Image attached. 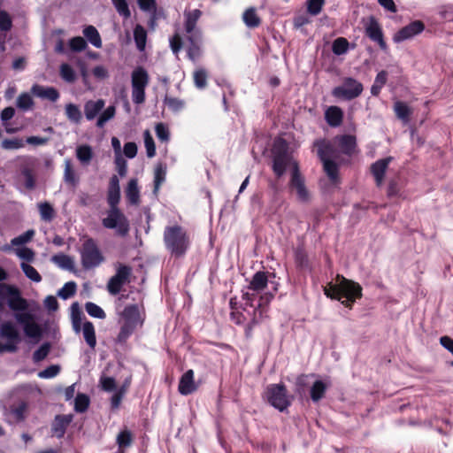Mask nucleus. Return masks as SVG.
Returning a JSON list of instances; mask_svg holds the SVG:
<instances>
[{
  "label": "nucleus",
  "instance_id": "1",
  "mask_svg": "<svg viewBox=\"0 0 453 453\" xmlns=\"http://www.w3.org/2000/svg\"><path fill=\"white\" fill-rule=\"evenodd\" d=\"M0 297L7 299L9 308L15 311L14 319L23 326L25 334L29 338L39 340L42 335L40 325L35 321L34 314L28 310V302L22 297L20 290L6 283H0Z\"/></svg>",
  "mask_w": 453,
  "mask_h": 453
},
{
  "label": "nucleus",
  "instance_id": "2",
  "mask_svg": "<svg viewBox=\"0 0 453 453\" xmlns=\"http://www.w3.org/2000/svg\"><path fill=\"white\" fill-rule=\"evenodd\" d=\"M164 243L166 250L174 257H182L190 246L187 231L180 225L165 226L164 230Z\"/></svg>",
  "mask_w": 453,
  "mask_h": 453
},
{
  "label": "nucleus",
  "instance_id": "3",
  "mask_svg": "<svg viewBox=\"0 0 453 453\" xmlns=\"http://www.w3.org/2000/svg\"><path fill=\"white\" fill-rule=\"evenodd\" d=\"M336 280L337 283H330L325 288L324 293L327 297L338 301H341L343 298H362L363 288L359 283L349 280L340 274L336 276Z\"/></svg>",
  "mask_w": 453,
  "mask_h": 453
},
{
  "label": "nucleus",
  "instance_id": "4",
  "mask_svg": "<svg viewBox=\"0 0 453 453\" xmlns=\"http://www.w3.org/2000/svg\"><path fill=\"white\" fill-rule=\"evenodd\" d=\"M288 142L283 138H276L272 147V169L275 176L281 178L291 162Z\"/></svg>",
  "mask_w": 453,
  "mask_h": 453
},
{
  "label": "nucleus",
  "instance_id": "5",
  "mask_svg": "<svg viewBox=\"0 0 453 453\" xmlns=\"http://www.w3.org/2000/svg\"><path fill=\"white\" fill-rule=\"evenodd\" d=\"M264 399L280 411H286L291 405V397L283 383L270 384L266 387Z\"/></svg>",
  "mask_w": 453,
  "mask_h": 453
},
{
  "label": "nucleus",
  "instance_id": "6",
  "mask_svg": "<svg viewBox=\"0 0 453 453\" xmlns=\"http://www.w3.org/2000/svg\"><path fill=\"white\" fill-rule=\"evenodd\" d=\"M102 225L107 229H115L116 234L120 237H126L130 231L129 220L119 208H109Z\"/></svg>",
  "mask_w": 453,
  "mask_h": 453
},
{
  "label": "nucleus",
  "instance_id": "7",
  "mask_svg": "<svg viewBox=\"0 0 453 453\" xmlns=\"http://www.w3.org/2000/svg\"><path fill=\"white\" fill-rule=\"evenodd\" d=\"M150 83V75L142 66H137L131 73L132 100L135 104L145 102V89Z\"/></svg>",
  "mask_w": 453,
  "mask_h": 453
},
{
  "label": "nucleus",
  "instance_id": "8",
  "mask_svg": "<svg viewBox=\"0 0 453 453\" xmlns=\"http://www.w3.org/2000/svg\"><path fill=\"white\" fill-rule=\"evenodd\" d=\"M364 90L363 84L351 77L343 79L342 84L333 88L332 96L335 98L350 101L358 97Z\"/></svg>",
  "mask_w": 453,
  "mask_h": 453
},
{
  "label": "nucleus",
  "instance_id": "9",
  "mask_svg": "<svg viewBox=\"0 0 453 453\" xmlns=\"http://www.w3.org/2000/svg\"><path fill=\"white\" fill-rule=\"evenodd\" d=\"M0 335L7 340L6 343L0 342V354L4 352H17L18 344L21 342V336L12 322L5 321L1 325Z\"/></svg>",
  "mask_w": 453,
  "mask_h": 453
},
{
  "label": "nucleus",
  "instance_id": "10",
  "mask_svg": "<svg viewBox=\"0 0 453 453\" xmlns=\"http://www.w3.org/2000/svg\"><path fill=\"white\" fill-rule=\"evenodd\" d=\"M115 274L110 278L107 283V290L112 296L120 293L123 286L130 282L132 275V267L130 265L118 262L115 265Z\"/></svg>",
  "mask_w": 453,
  "mask_h": 453
},
{
  "label": "nucleus",
  "instance_id": "11",
  "mask_svg": "<svg viewBox=\"0 0 453 453\" xmlns=\"http://www.w3.org/2000/svg\"><path fill=\"white\" fill-rule=\"evenodd\" d=\"M289 188L296 191L298 200L303 203L309 201V191L306 188L304 177L302 175L296 161H294L292 164Z\"/></svg>",
  "mask_w": 453,
  "mask_h": 453
},
{
  "label": "nucleus",
  "instance_id": "12",
  "mask_svg": "<svg viewBox=\"0 0 453 453\" xmlns=\"http://www.w3.org/2000/svg\"><path fill=\"white\" fill-rule=\"evenodd\" d=\"M365 35L372 42L377 43L381 50H388V47L385 41L381 25L374 16H370L367 23L365 25Z\"/></svg>",
  "mask_w": 453,
  "mask_h": 453
},
{
  "label": "nucleus",
  "instance_id": "13",
  "mask_svg": "<svg viewBox=\"0 0 453 453\" xmlns=\"http://www.w3.org/2000/svg\"><path fill=\"white\" fill-rule=\"evenodd\" d=\"M425 29V24L421 20H414L407 26L399 29L393 37L395 42H401L403 41L412 38L419 35Z\"/></svg>",
  "mask_w": 453,
  "mask_h": 453
},
{
  "label": "nucleus",
  "instance_id": "14",
  "mask_svg": "<svg viewBox=\"0 0 453 453\" xmlns=\"http://www.w3.org/2000/svg\"><path fill=\"white\" fill-rule=\"evenodd\" d=\"M105 257L92 238L87 237V270L99 266Z\"/></svg>",
  "mask_w": 453,
  "mask_h": 453
},
{
  "label": "nucleus",
  "instance_id": "15",
  "mask_svg": "<svg viewBox=\"0 0 453 453\" xmlns=\"http://www.w3.org/2000/svg\"><path fill=\"white\" fill-rule=\"evenodd\" d=\"M392 160H393L392 157H387L379 159L371 165L370 171H371L372 175L374 178L375 184L378 188L382 186V184L384 182L386 172H387L388 165Z\"/></svg>",
  "mask_w": 453,
  "mask_h": 453
},
{
  "label": "nucleus",
  "instance_id": "16",
  "mask_svg": "<svg viewBox=\"0 0 453 453\" xmlns=\"http://www.w3.org/2000/svg\"><path fill=\"white\" fill-rule=\"evenodd\" d=\"M194 375L195 373L192 369L186 371L181 375L178 385V391L180 395H188L194 393L197 389V386L194 380Z\"/></svg>",
  "mask_w": 453,
  "mask_h": 453
},
{
  "label": "nucleus",
  "instance_id": "17",
  "mask_svg": "<svg viewBox=\"0 0 453 453\" xmlns=\"http://www.w3.org/2000/svg\"><path fill=\"white\" fill-rule=\"evenodd\" d=\"M313 145L317 148V154L321 162L336 157V149L331 142L319 139L314 142Z\"/></svg>",
  "mask_w": 453,
  "mask_h": 453
},
{
  "label": "nucleus",
  "instance_id": "18",
  "mask_svg": "<svg viewBox=\"0 0 453 453\" xmlns=\"http://www.w3.org/2000/svg\"><path fill=\"white\" fill-rule=\"evenodd\" d=\"M119 201H120L119 180L116 175H113L110 179L108 194H107V202L109 204V208H119Z\"/></svg>",
  "mask_w": 453,
  "mask_h": 453
},
{
  "label": "nucleus",
  "instance_id": "19",
  "mask_svg": "<svg viewBox=\"0 0 453 453\" xmlns=\"http://www.w3.org/2000/svg\"><path fill=\"white\" fill-rule=\"evenodd\" d=\"M73 420V415H57L52 422L51 432L57 438H62L65 435L66 427Z\"/></svg>",
  "mask_w": 453,
  "mask_h": 453
},
{
  "label": "nucleus",
  "instance_id": "20",
  "mask_svg": "<svg viewBox=\"0 0 453 453\" xmlns=\"http://www.w3.org/2000/svg\"><path fill=\"white\" fill-rule=\"evenodd\" d=\"M189 46L188 48V58L195 61L201 56V42H202V32L197 30L195 35H188L187 37Z\"/></svg>",
  "mask_w": 453,
  "mask_h": 453
},
{
  "label": "nucleus",
  "instance_id": "21",
  "mask_svg": "<svg viewBox=\"0 0 453 453\" xmlns=\"http://www.w3.org/2000/svg\"><path fill=\"white\" fill-rule=\"evenodd\" d=\"M343 111L339 106H329L325 111V119L332 127L341 126L343 121Z\"/></svg>",
  "mask_w": 453,
  "mask_h": 453
},
{
  "label": "nucleus",
  "instance_id": "22",
  "mask_svg": "<svg viewBox=\"0 0 453 453\" xmlns=\"http://www.w3.org/2000/svg\"><path fill=\"white\" fill-rule=\"evenodd\" d=\"M31 92L37 97L48 99L51 102H56L59 98L58 91L53 87L45 88L43 86L35 84L31 88Z\"/></svg>",
  "mask_w": 453,
  "mask_h": 453
},
{
  "label": "nucleus",
  "instance_id": "23",
  "mask_svg": "<svg viewBox=\"0 0 453 453\" xmlns=\"http://www.w3.org/2000/svg\"><path fill=\"white\" fill-rule=\"evenodd\" d=\"M323 170L333 185L341 183L339 176V165L333 159H326L322 161Z\"/></svg>",
  "mask_w": 453,
  "mask_h": 453
},
{
  "label": "nucleus",
  "instance_id": "24",
  "mask_svg": "<svg viewBox=\"0 0 453 453\" xmlns=\"http://www.w3.org/2000/svg\"><path fill=\"white\" fill-rule=\"evenodd\" d=\"M185 23L184 27L188 35H195V33L198 30L196 29V24L200 17L202 16V12L198 9H195L190 12H185Z\"/></svg>",
  "mask_w": 453,
  "mask_h": 453
},
{
  "label": "nucleus",
  "instance_id": "25",
  "mask_svg": "<svg viewBox=\"0 0 453 453\" xmlns=\"http://www.w3.org/2000/svg\"><path fill=\"white\" fill-rule=\"evenodd\" d=\"M335 139L338 141V145L343 154L351 156L355 152L357 141L354 135L342 134L336 136Z\"/></svg>",
  "mask_w": 453,
  "mask_h": 453
},
{
  "label": "nucleus",
  "instance_id": "26",
  "mask_svg": "<svg viewBox=\"0 0 453 453\" xmlns=\"http://www.w3.org/2000/svg\"><path fill=\"white\" fill-rule=\"evenodd\" d=\"M273 297L272 294H266L260 296L259 304L257 308L254 309V316L251 320L245 326V336L250 338L252 336L254 327L259 324L260 320L257 317V311L260 310L264 304L268 303Z\"/></svg>",
  "mask_w": 453,
  "mask_h": 453
},
{
  "label": "nucleus",
  "instance_id": "27",
  "mask_svg": "<svg viewBox=\"0 0 453 453\" xmlns=\"http://www.w3.org/2000/svg\"><path fill=\"white\" fill-rule=\"evenodd\" d=\"M64 181L72 188H75L80 183V177L74 170L72 160L65 159Z\"/></svg>",
  "mask_w": 453,
  "mask_h": 453
},
{
  "label": "nucleus",
  "instance_id": "28",
  "mask_svg": "<svg viewBox=\"0 0 453 453\" xmlns=\"http://www.w3.org/2000/svg\"><path fill=\"white\" fill-rule=\"evenodd\" d=\"M267 273H268L267 272H264V271L257 272L253 275L248 288L250 290H253L255 292H259V291L264 290L267 287V284H268Z\"/></svg>",
  "mask_w": 453,
  "mask_h": 453
},
{
  "label": "nucleus",
  "instance_id": "29",
  "mask_svg": "<svg viewBox=\"0 0 453 453\" xmlns=\"http://www.w3.org/2000/svg\"><path fill=\"white\" fill-rule=\"evenodd\" d=\"M20 173L24 178L26 188L31 190L35 188V165L26 164L20 167Z\"/></svg>",
  "mask_w": 453,
  "mask_h": 453
},
{
  "label": "nucleus",
  "instance_id": "30",
  "mask_svg": "<svg viewBox=\"0 0 453 453\" xmlns=\"http://www.w3.org/2000/svg\"><path fill=\"white\" fill-rule=\"evenodd\" d=\"M124 322L137 326L140 321V311L136 304H131L125 307L121 313Z\"/></svg>",
  "mask_w": 453,
  "mask_h": 453
},
{
  "label": "nucleus",
  "instance_id": "31",
  "mask_svg": "<svg viewBox=\"0 0 453 453\" xmlns=\"http://www.w3.org/2000/svg\"><path fill=\"white\" fill-rule=\"evenodd\" d=\"M394 111L397 119L402 120L403 123H408L412 114V110L403 101H396L394 104Z\"/></svg>",
  "mask_w": 453,
  "mask_h": 453
},
{
  "label": "nucleus",
  "instance_id": "32",
  "mask_svg": "<svg viewBox=\"0 0 453 453\" xmlns=\"http://www.w3.org/2000/svg\"><path fill=\"white\" fill-rule=\"evenodd\" d=\"M27 411V403L21 402L18 405H12L9 410V416L12 421L19 423L25 420L26 412Z\"/></svg>",
  "mask_w": 453,
  "mask_h": 453
},
{
  "label": "nucleus",
  "instance_id": "33",
  "mask_svg": "<svg viewBox=\"0 0 453 453\" xmlns=\"http://www.w3.org/2000/svg\"><path fill=\"white\" fill-rule=\"evenodd\" d=\"M51 262L58 265L59 268L66 271L74 270V262L71 257L63 253L56 254L51 257Z\"/></svg>",
  "mask_w": 453,
  "mask_h": 453
},
{
  "label": "nucleus",
  "instance_id": "34",
  "mask_svg": "<svg viewBox=\"0 0 453 453\" xmlns=\"http://www.w3.org/2000/svg\"><path fill=\"white\" fill-rule=\"evenodd\" d=\"M242 20L249 28H257L261 25V19L257 14L254 7H250L245 10L242 14Z\"/></svg>",
  "mask_w": 453,
  "mask_h": 453
},
{
  "label": "nucleus",
  "instance_id": "35",
  "mask_svg": "<svg viewBox=\"0 0 453 453\" xmlns=\"http://www.w3.org/2000/svg\"><path fill=\"white\" fill-rule=\"evenodd\" d=\"M327 389L326 384L322 380H316L311 388L310 395L314 403L319 402L324 398Z\"/></svg>",
  "mask_w": 453,
  "mask_h": 453
},
{
  "label": "nucleus",
  "instance_id": "36",
  "mask_svg": "<svg viewBox=\"0 0 453 453\" xmlns=\"http://www.w3.org/2000/svg\"><path fill=\"white\" fill-rule=\"evenodd\" d=\"M127 198L132 204H137L140 198V192L138 188L137 180L131 179L127 187L126 190Z\"/></svg>",
  "mask_w": 453,
  "mask_h": 453
},
{
  "label": "nucleus",
  "instance_id": "37",
  "mask_svg": "<svg viewBox=\"0 0 453 453\" xmlns=\"http://www.w3.org/2000/svg\"><path fill=\"white\" fill-rule=\"evenodd\" d=\"M71 319L73 328L76 333H80L81 330V311L77 302H74L71 305Z\"/></svg>",
  "mask_w": 453,
  "mask_h": 453
},
{
  "label": "nucleus",
  "instance_id": "38",
  "mask_svg": "<svg viewBox=\"0 0 453 453\" xmlns=\"http://www.w3.org/2000/svg\"><path fill=\"white\" fill-rule=\"evenodd\" d=\"M134 38L137 49L140 51L144 50L147 41V32L142 26L136 25L134 29Z\"/></svg>",
  "mask_w": 453,
  "mask_h": 453
},
{
  "label": "nucleus",
  "instance_id": "39",
  "mask_svg": "<svg viewBox=\"0 0 453 453\" xmlns=\"http://www.w3.org/2000/svg\"><path fill=\"white\" fill-rule=\"evenodd\" d=\"M295 263L297 268L303 269L309 266L308 255L303 247H297L294 250Z\"/></svg>",
  "mask_w": 453,
  "mask_h": 453
},
{
  "label": "nucleus",
  "instance_id": "40",
  "mask_svg": "<svg viewBox=\"0 0 453 453\" xmlns=\"http://www.w3.org/2000/svg\"><path fill=\"white\" fill-rule=\"evenodd\" d=\"M91 43L96 48H102V39L97 29L92 25H87V43Z\"/></svg>",
  "mask_w": 453,
  "mask_h": 453
},
{
  "label": "nucleus",
  "instance_id": "41",
  "mask_svg": "<svg viewBox=\"0 0 453 453\" xmlns=\"http://www.w3.org/2000/svg\"><path fill=\"white\" fill-rule=\"evenodd\" d=\"M104 101L99 99L96 102H87V119H93L104 108Z\"/></svg>",
  "mask_w": 453,
  "mask_h": 453
},
{
  "label": "nucleus",
  "instance_id": "42",
  "mask_svg": "<svg viewBox=\"0 0 453 453\" xmlns=\"http://www.w3.org/2000/svg\"><path fill=\"white\" fill-rule=\"evenodd\" d=\"M133 442V434L128 429H124L119 432L117 436V444L119 449L125 450L126 448L131 446Z\"/></svg>",
  "mask_w": 453,
  "mask_h": 453
},
{
  "label": "nucleus",
  "instance_id": "43",
  "mask_svg": "<svg viewBox=\"0 0 453 453\" xmlns=\"http://www.w3.org/2000/svg\"><path fill=\"white\" fill-rule=\"evenodd\" d=\"M41 219L44 221H51L55 217V211L52 205L48 202L38 204Z\"/></svg>",
  "mask_w": 453,
  "mask_h": 453
},
{
  "label": "nucleus",
  "instance_id": "44",
  "mask_svg": "<svg viewBox=\"0 0 453 453\" xmlns=\"http://www.w3.org/2000/svg\"><path fill=\"white\" fill-rule=\"evenodd\" d=\"M164 103L169 110L175 113L183 110L186 104L184 100L168 96H165Z\"/></svg>",
  "mask_w": 453,
  "mask_h": 453
},
{
  "label": "nucleus",
  "instance_id": "45",
  "mask_svg": "<svg viewBox=\"0 0 453 453\" xmlns=\"http://www.w3.org/2000/svg\"><path fill=\"white\" fill-rule=\"evenodd\" d=\"M349 45V43L346 38L338 37L333 42L332 50L335 55L340 56L348 51Z\"/></svg>",
  "mask_w": 453,
  "mask_h": 453
},
{
  "label": "nucleus",
  "instance_id": "46",
  "mask_svg": "<svg viewBox=\"0 0 453 453\" xmlns=\"http://www.w3.org/2000/svg\"><path fill=\"white\" fill-rule=\"evenodd\" d=\"M207 78L208 73L203 68L197 69L194 72V83L199 89H203L207 86Z\"/></svg>",
  "mask_w": 453,
  "mask_h": 453
},
{
  "label": "nucleus",
  "instance_id": "47",
  "mask_svg": "<svg viewBox=\"0 0 453 453\" xmlns=\"http://www.w3.org/2000/svg\"><path fill=\"white\" fill-rule=\"evenodd\" d=\"M16 105L19 110L27 111L34 106V100L28 93H21L16 102Z\"/></svg>",
  "mask_w": 453,
  "mask_h": 453
},
{
  "label": "nucleus",
  "instance_id": "48",
  "mask_svg": "<svg viewBox=\"0 0 453 453\" xmlns=\"http://www.w3.org/2000/svg\"><path fill=\"white\" fill-rule=\"evenodd\" d=\"M76 288L77 286L75 282L68 281L58 291V296L60 298L66 300L75 295Z\"/></svg>",
  "mask_w": 453,
  "mask_h": 453
},
{
  "label": "nucleus",
  "instance_id": "49",
  "mask_svg": "<svg viewBox=\"0 0 453 453\" xmlns=\"http://www.w3.org/2000/svg\"><path fill=\"white\" fill-rule=\"evenodd\" d=\"M135 328L136 326L123 322L117 337L118 342L120 343L126 342Z\"/></svg>",
  "mask_w": 453,
  "mask_h": 453
},
{
  "label": "nucleus",
  "instance_id": "50",
  "mask_svg": "<svg viewBox=\"0 0 453 453\" xmlns=\"http://www.w3.org/2000/svg\"><path fill=\"white\" fill-rule=\"evenodd\" d=\"M20 267L25 275L31 280L35 282H40L42 280V276L37 272V270L31 265L23 262L21 263Z\"/></svg>",
  "mask_w": 453,
  "mask_h": 453
},
{
  "label": "nucleus",
  "instance_id": "51",
  "mask_svg": "<svg viewBox=\"0 0 453 453\" xmlns=\"http://www.w3.org/2000/svg\"><path fill=\"white\" fill-rule=\"evenodd\" d=\"M166 175V166L163 164H158L155 169L154 173V188L155 190H157L162 183L165 180Z\"/></svg>",
  "mask_w": 453,
  "mask_h": 453
},
{
  "label": "nucleus",
  "instance_id": "52",
  "mask_svg": "<svg viewBox=\"0 0 453 453\" xmlns=\"http://www.w3.org/2000/svg\"><path fill=\"white\" fill-rule=\"evenodd\" d=\"M51 349V345L50 342H44L41 345V347L36 349L33 354V360L35 363L41 362L44 360L49 355Z\"/></svg>",
  "mask_w": 453,
  "mask_h": 453
},
{
  "label": "nucleus",
  "instance_id": "53",
  "mask_svg": "<svg viewBox=\"0 0 453 453\" xmlns=\"http://www.w3.org/2000/svg\"><path fill=\"white\" fill-rule=\"evenodd\" d=\"M402 187L399 183V180L397 179H391L388 181V189H387V196L389 198L392 197H399L402 196Z\"/></svg>",
  "mask_w": 453,
  "mask_h": 453
},
{
  "label": "nucleus",
  "instance_id": "54",
  "mask_svg": "<svg viewBox=\"0 0 453 453\" xmlns=\"http://www.w3.org/2000/svg\"><path fill=\"white\" fill-rule=\"evenodd\" d=\"M144 136V146L146 148V153L148 157H153L156 155V146L149 130H145L143 133Z\"/></svg>",
  "mask_w": 453,
  "mask_h": 453
},
{
  "label": "nucleus",
  "instance_id": "55",
  "mask_svg": "<svg viewBox=\"0 0 453 453\" xmlns=\"http://www.w3.org/2000/svg\"><path fill=\"white\" fill-rule=\"evenodd\" d=\"M65 114L69 120L78 123L81 119V113L80 109L73 104H68L65 106Z\"/></svg>",
  "mask_w": 453,
  "mask_h": 453
},
{
  "label": "nucleus",
  "instance_id": "56",
  "mask_svg": "<svg viewBox=\"0 0 453 453\" xmlns=\"http://www.w3.org/2000/svg\"><path fill=\"white\" fill-rule=\"evenodd\" d=\"M12 28V19L4 10H0V30L9 32Z\"/></svg>",
  "mask_w": 453,
  "mask_h": 453
},
{
  "label": "nucleus",
  "instance_id": "57",
  "mask_svg": "<svg viewBox=\"0 0 453 453\" xmlns=\"http://www.w3.org/2000/svg\"><path fill=\"white\" fill-rule=\"evenodd\" d=\"M115 111L116 110L114 106L111 105L107 107L97 119L96 126L98 127H103L108 120L114 117Z\"/></svg>",
  "mask_w": 453,
  "mask_h": 453
},
{
  "label": "nucleus",
  "instance_id": "58",
  "mask_svg": "<svg viewBox=\"0 0 453 453\" xmlns=\"http://www.w3.org/2000/svg\"><path fill=\"white\" fill-rule=\"evenodd\" d=\"M24 141L19 138L4 139L1 142V148L4 150H18L23 148Z\"/></svg>",
  "mask_w": 453,
  "mask_h": 453
},
{
  "label": "nucleus",
  "instance_id": "59",
  "mask_svg": "<svg viewBox=\"0 0 453 453\" xmlns=\"http://www.w3.org/2000/svg\"><path fill=\"white\" fill-rule=\"evenodd\" d=\"M87 313L91 317L101 319L106 317L104 311L100 306L91 302H87Z\"/></svg>",
  "mask_w": 453,
  "mask_h": 453
},
{
  "label": "nucleus",
  "instance_id": "60",
  "mask_svg": "<svg viewBox=\"0 0 453 453\" xmlns=\"http://www.w3.org/2000/svg\"><path fill=\"white\" fill-rule=\"evenodd\" d=\"M325 0H307V12L313 16L320 13Z\"/></svg>",
  "mask_w": 453,
  "mask_h": 453
},
{
  "label": "nucleus",
  "instance_id": "61",
  "mask_svg": "<svg viewBox=\"0 0 453 453\" xmlns=\"http://www.w3.org/2000/svg\"><path fill=\"white\" fill-rule=\"evenodd\" d=\"M156 135L158 140L167 142L170 140V132L164 123H157L155 127Z\"/></svg>",
  "mask_w": 453,
  "mask_h": 453
},
{
  "label": "nucleus",
  "instance_id": "62",
  "mask_svg": "<svg viewBox=\"0 0 453 453\" xmlns=\"http://www.w3.org/2000/svg\"><path fill=\"white\" fill-rule=\"evenodd\" d=\"M69 50L73 52H81L85 50V38L76 36L69 41Z\"/></svg>",
  "mask_w": 453,
  "mask_h": 453
},
{
  "label": "nucleus",
  "instance_id": "63",
  "mask_svg": "<svg viewBox=\"0 0 453 453\" xmlns=\"http://www.w3.org/2000/svg\"><path fill=\"white\" fill-rule=\"evenodd\" d=\"M126 394L125 386H121L116 393L111 398V410H117L119 408L121 401Z\"/></svg>",
  "mask_w": 453,
  "mask_h": 453
},
{
  "label": "nucleus",
  "instance_id": "64",
  "mask_svg": "<svg viewBox=\"0 0 453 453\" xmlns=\"http://www.w3.org/2000/svg\"><path fill=\"white\" fill-rule=\"evenodd\" d=\"M60 75L61 77L68 81L73 82L75 80V73L72 66L68 64H62L60 66Z\"/></svg>",
  "mask_w": 453,
  "mask_h": 453
}]
</instances>
